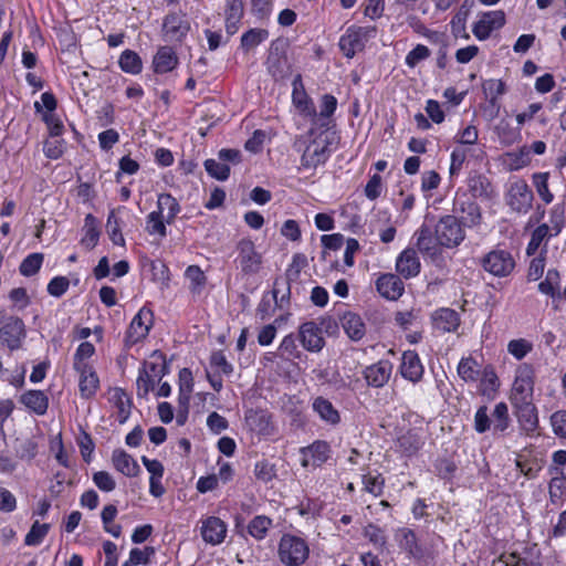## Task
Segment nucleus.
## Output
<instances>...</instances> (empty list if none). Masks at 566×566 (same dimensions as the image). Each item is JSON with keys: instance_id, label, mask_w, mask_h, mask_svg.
Returning a JSON list of instances; mask_svg holds the SVG:
<instances>
[{"instance_id": "1", "label": "nucleus", "mask_w": 566, "mask_h": 566, "mask_svg": "<svg viewBox=\"0 0 566 566\" xmlns=\"http://www.w3.org/2000/svg\"><path fill=\"white\" fill-rule=\"evenodd\" d=\"M329 145L328 134L314 127L307 134L298 137L295 147L302 151L301 166L305 169H314L325 164L331 155Z\"/></svg>"}, {"instance_id": "2", "label": "nucleus", "mask_w": 566, "mask_h": 566, "mask_svg": "<svg viewBox=\"0 0 566 566\" xmlns=\"http://www.w3.org/2000/svg\"><path fill=\"white\" fill-rule=\"evenodd\" d=\"M233 265L241 279H249L261 272L263 255L251 238H242L235 243Z\"/></svg>"}, {"instance_id": "3", "label": "nucleus", "mask_w": 566, "mask_h": 566, "mask_svg": "<svg viewBox=\"0 0 566 566\" xmlns=\"http://www.w3.org/2000/svg\"><path fill=\"white\" fill-rule=\"evenodd\" d=\"M310 556L307 542L296 535L283 534L277 545L279 560L285 566H302Z\"/></svg>"}, {"instance_id": "4", "label": "nucleus", "mask_w": 566, "mask_h": 566, "mask_svg": "<svg viewBox=\"0 0 566 566\" xmlns=\"http://www.w3.org/2000/svg\"><path fill=\"white\" fill-rule=\"evenodd\" d=\"M480 265L490 275L501 279L513 273L516 262L511 251L497 245L481 258Z\"/></svg>"}, {"instance_id": "5", "label": "nucleus", "mask_w": 566, "mask_h": 566, "mask_svg": "<svg viewBox=\"0 0 566 566\" xmlns=\"http://www.w3.org/2000/svg\"><path fill=\"white\" fill-rule=\"evenodd\" d=\"M27 337L23 321L18 316L7 315L0 310V344L9 350H18Z\"/></svg>"}, {"instance_id": "6", "label": "nucleus", "mask_w": 566, "mask_h": 566, "mask_svg": "<svg viewBox=\"0 0 566 566\" xmlns=\"http://www.w3.org/2000/svg\"><path fill=\"white\" fill-rule=\"evenodd\" d=\"M436 240L440 247L453 249L465 239V231L457 217L447 214L434 226Z\"/></svg>"}, {"instance_id": "7", "label": "nucleus", "mask_w": 566, "mask_h": 566, "mask_svg": "<svg viewBox=\"0 0 566 566\" xmlns=\"http://www.w3.org/2000/svg\"><path fill=\"white\" fill-rule=\"evenodd\" d=\"M535 385V369L531 364H520L514 374L511 402L532 401Z\"/></svg>"}, {"instance_id": "8", "label": "nucleus", "mask_w": 566, "mask_h": 566, "mask_svg": "<svg viewBox=\"0 0 566 566\" xmlns=\"http://www.w3.org/2000/svg\"><path fill=\"white\" fill-rule=\"evenodd\" d=\"M375 27L352 25L339 39V49L343 54L352 59L357 52L365 49L367 42L376 35Z\"/></svg>"}, {"instance_id": "9", "label": "nucleus", "mask_w": 566, "mask_h": 566, "mask_svg": "<svg viewBox=\"0 0 566 566\" xmlns=\"http://www.w3.org/2000/svg\"><path fill=\"white\" fill-rule=\"evenodd\" d=\"M154 324V313L148 306H143L133 317L126 332L125 342L128 346L144 340Z\"/></svg>"}, {"instance_id": "10", "label": "nucleus", "mask_w": 566, "mask_h": 566, "mask_svg": "<svg viewBox=\"0 0 566 566\" xmlns=\"http://www.w3.org/2000/svg\"><path fill=\"white\" fill-rule=\"evenodd\" d=\"M292 103L300 116L316 125L317 112L312 98L307 95L302 76L298 74L292 81Z\"/></svg>"}, {"instance_id": "11", "label": "nucleus", "mask_w": 566, "mask_h": 566, "mask_svg": "<svg viewBox=\"0 0 566 566\" xmlns=\"http://www.w3.org/2000/svg\"><path fill=\"white\" fill-rule=\"evenodd\" d=\"M505 21V13L502 10L482 12L472 25V33L479 41H485L494 31L500 30Z\"/></svg>"}, {"instance_id": "12", "label": "nucleus", "mask_w": 566, "mask_h": 566, "mask_svg": "<svg viewBox=\"0 0 566 566\" xmlns=\"http://www.w3.org/2000/svg\"><path fill=\"white\" fill-rule=\"evenodd\" d=\"M533 193L524 180L511 184L507 192V205L516 212L526 213L533 203Z\"/></svg>"}, {"instance_id": "13", "label": "nucleus", "mask_w": 566, "mask_h": 566, "mask_svg": "<svg viewBox=\"0 0 566 566\" xmlns=\"http://www.w3.org/2000/svg\"><path fill=\"white\" fill-rule=\"evenodd\" d=\"M512 405L521 430L526 434H533L538 428V416L533 400L513 402Z\"/></svg>"}, {"instance_id": "14", "label": "nucleus", "mask_w": 566, "mask_h": 566, "mask_svg": "<svg viewBox=\"0 0 566 566\" xmlns=\"http://www.w3.org/2000/svg\"><path fill=\"white\" fill-rule=\"evenodd\" d=\"M298 338L307 352L318 353L325 346L322 329L315 322L302 324L298 328Z\"/></svg>"}, {"instance_id": "15", "label": "nucleus", "mask_w": 566, "mask_h": 566, "mask_svg": "<svg viewBox=\"0 0 566 566\" xmlns=\"http://www.w3.org/2000/svg\"><path fill=\"white\" fill-rule=\"evenodd\" d=\"M329 446L325 441H315L311 446L301 449V464L302 467L317 468L327 461L329 458Z\"/></svg>"}, {"instance_id": "16", "label": "nucleus", "mask_w": 566, "mask_h": 566, "mask_svg": "<svg viewBox=\"0 0 566 566\" xmlns=\"http://www.w3.org/2000/svg\"><path fill=\"white\" fill-rule=\"evenodd\" d=\"M460 323L459 313L449 307L438 308L431 314L432 327L440 333H454Z\"/></svg>"}, {"instance_id": "17", "label": "nucleus", "mask_w": 566, "mask_h": 566, "mask_svg": "<svg viewBox=\"0 0 566 566\" xmlns=\"http://www.w3.org/2000/svg\"><path fill=\"white\" fill-rule=\"evenodd\" d=\"M399 370L405 379L413 384L419 382L424 373L421 359L415 350L403 352Z\"/></svg>"}, {"instance_id": "18", "label": "nucleus", "mask_w": 566, "mask_h": 566, "mask_svg": "<svg viewBox=\"0 0 566 566\" xmlns=\"http://www.w3.org/2000/svg\"><path fill=\"white\" fill-rule=\"evenodd\" d=\"M376 290L377 292L386 300L396 301L398 300L405 291L403 282L399 276L392 273L381 274L376 280Z\"/></svg>"}, {"instance_id": "19", "label": "nucleus", "mask_w": 566, "mask_h": 566, "mask_svg": "<svg viewBox=\"0 0 566 566\" xmlns=\"http://www.w3.org/2000/svg\"><path fill=\"white\" fill-rule=\"evenodd\" d=\"M190 29L189 22L184 15L168 14L163 23V31L167 41H181Z\"/></svg>"}, {"instance_id": "20", "label": "nucleus", "mask_w": 566, "mask_h": 566, "mask_svg": "<svg viewBox=\"0 0 566 566\" xmlns=\"http://www.w3.org/2000/svg\"><path fill=\"white\" fill-rule=\"evenodd\" d=\"M392 373V364L389 360H379L365 368L364 377L368 386L380 388L390 379Z\"/></svg>"}, {"instance_id": "21", "label": "nucleus", "mask_w": 566, "mask_h": 566, "mask_svg": "<svg viewBox=\"0 0 566 566\" xmlns=\"http://www.w3.org/2000/svg\"><path fill=\"white\" fill-rule=\"evenodd\" d=\"M107 400L116 409V420L123 424L130 415L132 400L129 396L119 387H114L107 391Z\"/></svg>"}, {"instance_id": "22", "label": "nucleus", "mask_w": 566, "mask_h": 566, "mask_svg": "<svg viewBox=\"0 0 566 566\" xmlns=\"http://www.w3.org/2000/svg\"><path fill=\"white\" fill-rule=\"evenodd\" d=\"M420 269V260L417 252L411 248L405 249L396 260V271L405 279L417 276Z\"/></svg>"}, {"instance_id": "23", "label": "nucleus", "mask_w": 566, "mask_h": 566, "mask_svg": "<svg viewBox=\"0 0 566 566\" xmlns=\"http://www.w3.org/2000/svg\"><path fill=\"white\" fill-rule=\"evenodd\" d=\"M78 374V390L84 399L93 398L99 388V378L93 366L74 368Z\"/></svg>"}, {"instance_id": "24", "label": "nucleus", "mask_w": 566, "mask_h": 566, "mask_svg": "<svg viewBox=\"0 0 566 566\" xmlns=\"http://www.w3.org/2000/svg\"><path fill=\"white\" fill-rule=\"evenodd\" d=\"M227 535V525L219 517L210 516L202 521L201 536L211 545L221 544Z\"/></svg>"}, {"instance_id": "25", "label": "nucleus", "mask_w": 566, "mask_h": 566, "mask_svg": "<svg viewBox=\"0 0 566 566\" xmlns=\"http://www.w3.org/2000/svg\"><path fill=\"white\" fill-rule=\"evenodd\" d=\"M245 424L258 436H271L274 431L271 416L263 410H249L245 413Z\"/></svg>"}, {"instance_id": "26", "label": "nucleus", "mask_w": 566, "mask_h": 566, "mask_svg": "<svg viewBox=\"0 0 566 566\" xmlns=\"http://www.w3.org/2000/svg\"><path fill=\"white\" fill-rule=\"evenodd\" d=\"M395 539L399 547L405 551L409 557L420 559L423 557V549L419 545L415 532L407 527H401L396 531Z\"/></svg>"}, {"instance_id": "27", "label": "nucleus", "mask_w": 566, "mask_h": 566, "mask_svg": "<svg viewBox=\"0 0 566 566\" xmlns=\"http://www.w3.org/2000/svg\"><path fill=\"white\" fill-rule=\"evenodd\" d=\"M339 322L345 334L352 340L358 342L365 336L366 326L359 314L347 311L342 314Z\"/></svg>"}, {"instance_id": "28", "label": "nucleus", "mask_w": 566, "mask_h": 566, "mask_svg": "<svg viewBox=\"0 0 566 566\" xmlns=\"http://www.w3.org/2000/svg\"><path fill=\"white\" fill-rule=\"evenodd\" d=\"M314 412L327 424L336 426L340 422V415L334 405L324 397H316L312 403Z\"/></svg>"}, {"instance_id": "29", "label": "nucleus", "mask_w": 566, "mask_h": 566, "mask_svg": "<svg viewBox=\"0 0 566 566\" xmlns=\"http://www.w3.org/2000/svg\"><path fill=\"white\" fill-rule=\"evenodd\" d=\"M243 11L244 0H227L226 30L228 34L233 35L237 33L243 18Z\"/></svg>"}, {"instance_id": "30", "label": "nucleus", "mask_w": 566, "mask_h": 566, "mask_svg": "<svg viewBox=\"0 0 566 566\" xmlns=\"http://www.w3.org/2000/svg\"><path fill=\"white\" fill-rule=\"evenodd\" d=\"M178 65V56L169 46H161L154 56V71L164 74L172 71Z\"/></svg>"}, {"instance_id": "31", "label": "nucleus", "mask_w": 566, "mask_h": 566, "mask_svg": "<svg viewBox=\"0 0 566 566\" xmlns=\"http://www.w3.org/2000/svg\"><path fill=\"white\" fill-rule=\"evenodd\" d=\"M112 463L118 472L126 476H135L139 472L137 461L122 449L113 451Z\"/></svg>"}, {"instance_id": "32", "label": "nucleus", "mask_w": 566, "mask_h": 566, "mask_svg": "<svg viewBox=\"0 0 566 566\" xmlns=\"http://www.w3.org/2000/svg\"><path fill=\"white\" fill-rule=\"evenodd\" d=\"M124 207H119L109 211L107 221H106V231L111 239V241L116 244L124 247L125 239L122 233L123 220L119 213L124 210Z\"/></svg>"}, {"instance_id": "33", "label": "nucleus", "mask_w": 566, "mask_h": 566, "mask_svg": "<svg viewBox=\"0 0 566 566\" xmlns=\"http://www.w3.org/2000/svg\"><path fill=\"white\" fill-rule=\"evenodd\" d=\"M20 401L40 416L44 415L49 407V398L42 390H28L21 396Z\"/></svg>"}, {"instance_id": "34", "label": "nucleus", "mask_w": 566, "mask_h": 566, "mask_svg": "<svg viewBox=\"0 0 566 566\" xmlns=\"http://www.w3.org/2000/svg\"><path fill=\"white\" fill-rule=\"evenodd\" d=\"M154 211L164 217L166 222L170 224L180 212V206L170 193H160L157 199V210Z\"/></svg>"}, {"instance_id": "35", "label": "nucleus", "mask_w": 566, "mask_h": 566, "mask_svg": "<svg viewBox=\"0 0 566 566\" xmlns=\"http://www.w3.org/2000/svg\"><path fill=\"white\" fill-rule=\"evenodd\" d=\"M139 370L160 380L167 373L164 354L159 350H154Z\"/></svg>"}, {"instance_id": "36", "label": "nucleus", "mask_w": 566, "mask_h": 566, "mask_svg": "<svg viewBox=\"0 0 566 566\" xmlns=\"http://www.w3.org/2000/svg\"><path fill=\"white\" fill-rule=\"evenodd\" d=\"M185 279L192 295H200L207 285V276L198 265H189L185 271Z\"/></svg>"}, {"instance_id": "37", "label": "nucleus", "mask_w": 566, "mask_h": 566, "mask_svg": "<svg viewBox=\"0 0 566 566\" xmlns=\"http://www.w3.org/2000/svg\"><path fill=\"white\" fill-rule=\"evenodd\" d=\"M142 461L146 468V470L150 474V492L153 495H159L161 492V479L164 475V465L160 461L156 459H148L147 457H143Z\"/></svg>"}, {"instance_id": "38", "label": "nucleus", "mask_w": 566, "mask_h": 566, "mask_svg": "<svg viewBox=\"0 0 566 566\" xmlns=\"http://www.w3.org/2000/svg\"><path fill=\"white\" fill-rule=\"evenodd\" d=\"M552 231L553 230L548 228L547 223H542L536 227L531 234L530 242L526 247V253L528 255H534L543 243H547L551 238L558 235L553 234Z\"/></svg>"}, {"instance_id": "39", "label": "nucleus", "mask_w": 566, "mask_h": 566, "mask_svg": "<svg viewBox=\"0 0 566 566\" xmlns=\"http://www.w3.org/2000/svg\"><path fill=\"white\" fill-rule=\"evenodd\" d=\"M99 239V228L96 218L93 214H87L84 220L83 237L81 244L88 250L95 248Z\"/></svg>"}, {"instance_id": "40", "label": "nucleus", "mask_w": 566, "mask_h": 566, "mask_svg": "<svg viewBox=\"0 0 566 566\" xmlns=\"http://www.w3.org/2000/svg\"><path fill=\"white\" fill-rule=\"evenodd\" d=\"M397 444L401 452L407 455H411L423 446V439L419 431L409 430L398 437Z\"/></svg>"}, {"instance_id": "41", "label": "nucleus", "mask_w": 566, "mask_h": 566, "mask_svg": "<svg viewBox=\"0 0 566 566\" xmlns=\"http://www.w3.org/2000/svg\"><path fill=\"white\" fill-rule=\"evenodd\" d=\"M491 421L494 434L503 433L507 430L510 427V415H509V408L505 402H499L494 406V409L491 413Z\"/></svg>"}, {"instance_id": "42", "label": "nucleus", "mask_w": 566, "mask_h": 566, "mask_svg": "<svg viewBox=\"0 0 566 566\" xmlns=\"http://www.w3.org/2000/svg\"><path fill=\"white\" fill-rule=\"evenodd\" d=\"M559 287H560L559 272L555 269H549L546 273L545 280L538 284L539 292L545 295L551 296L554 300H560L562 294H560Z\"/></svg>"}, {"instance_id": "43", "label": "nucleus", "mask_w": 566, "mask_h": 566, "mask_svg": "<svg viewBox=\"0 0 566 566\" xmlns=\"http://www.w3.org/2000/svg\"><path fill=\"white\" fill-rule=\"evenodd\" d=\"M120 70L127 74L137 75L143 71V61L133 50H124L118 59Z\"/></svg>"}, {"instance_id": "44", "label": "nucleus", "mask_w": 566, "mask_h": 566, "mask_svg": "<svg viewBox=\"0 0 566 566\" xmlns=\"http://www.w3.org/2000/svg\"><path fill=\"white\" fill-rule=\"evenodd\" d=\"M416 245L422 253L433 254L437 250L438 242L436 235H432V231L426 224L421 226L415 233Z\"/></svg>"}, {"instance_id": "45", "label": "nucleus", "mask_w": 566, "mask_h": 566, "mask_svg": "<svg viewBox=\"0 0 566 566\" xmlns=\"http://www.w3.org/2000/svg\"><path fill=\"white\" fill-rule=\"evenodd\" d=\"M272 525L273 522L270 517L265 515H256L249 522L247 531L254 539L262 541L268 536Z\"/></svg>"}, {"instance_id": "46", "label": "nucleus", "mask_w": 566, "mask_h": 566, "mask_svg": "<svg viewBox=\"0 0 566 566\" xmlns=\"http://www.w3.org/2000/svg\"><path fill=\"white\" fill-rule=\"evenodd\" d=\"M458 375L465 382H476L482 368L472 357H463L458 364Z\"/></svg>"}, {"instance_id": "47", "label": "nucleus", "mask_w": 566, "mask_h": 566, "mask_svg": "<svg viewBox=\"0 0 566 566\" xmlns=\"http://www.w3.org/2000/svg\"><path fill=\"white\" fill-rule=\"evenodd\" d=\"M179 405L187 407L193 390V376L190 369L182 368L178 375Z\"/></svg>"}, {"instance_id": "48", "label": "nucleus", "mask_w": 566, "mask_h": 566, "mask_svg": "<svg viewBox=\"0 0 566 566\" xmlns=\"http://www.w3.org/2000/svg\"><path fill=\"white\" fill-rule=\"evenodd\" d=\"M279 356L285 360H295L303 357V353L298 349L296 337L293 334L285 335L279 347Z\"/></svg>"}, {"instance_id": "49", "label": "nucleus", "mask_w": 566, "mask_h": 566, "mask_svg": "<svg viewBox=\"0 0 566 566\" xmlns=\"http://www.w3.org/2000/svg\"><path fill=\"white\" fill-rule=\"evenodd\" d=\"M478 381H480V391L483 395H490L496 391L500 385L499 377L494 368L490 365L482 368Z\"/></svg>"}, {"instance_id": "50", "label": "nucleus", "mask_w": 566, "mask_h": 566, "mask_svg": "<svg viewBox=\"0 0 566 566\" xmlns=\"http://www.w3.org/2000/svg\"><path fill=\"white\" fill-rule=\"evenodd\" d=\"M495 134L503 145H513L521 139L520 128L511 127L510 123L505 119H501L494 127Z\"/></svg>"}, {"instance_id": "51", "label": "nucleus", "mask_w": 566, "mask_h": 566, "mask_svg": "<svg viewBox=\"0 0 566 566\" xmlns=\"http://www.w3.org/2000/svg\"><path fill=\"white\" fill-rule=\"evenodd\" d=\"M269 38V32L265 29H250L241 36V48L249 52L263 43Z\"/></svg>"}, {"instance_id": "52", "label": "nucleus", "mask_w": 566, "mask_h": 566, "mask_svg": "<svg viewBox=\"0 0 566 566\" xmlns=\"http://www.w3.org/2000/svg\"><path fill=\"white\" fill-rule=\"evenodd\" d=\"M337 108V99L331 94H324L321 98L319 113L317 114L316 125L325 126L328 119Z\"/></svg>"}, {"instance_id": "53", "label": "nucleus", "mask_w": 566, "mask_h": 566, "mask_svg": "<svg viewBox=\"0 0 566 566\" xmlns=\"http://www.w3.org/2000/svg\"><path fill=\"white\" fill-rule=\"evenodd\" d=\"M168 224L164 217L159 216L155 211H151L146 218V231L149 235H157L159 239H163L167 235Z\"/></svg>"}, {"instance_id": "54", "label": "nucleus", "mask_w": 566, "mask_h": 566, "mask_svg": "<svg viewBox=\"0 0 566 566\" xmlns=\"http://www.w3.org/2000/svg\"><path fill=\"white\" fill-rule=\"evenodd\" d=\"M453 139L458 146L469 148L478 143L479 130L476 126L468 125L459 129Z\"/></svg>"}, {"instance_id": "55", "label": "nucleus", "mask_w": 566, "mask_h": 566, "mask_svg": "<svg viewBox=\"0 0 566 566\" xmlns=\"http://www.w3.org/2000/svg\"><path fill=\"white\" fill-rule=\"evenodd\" d=\"M548 172H536L533 175V184L537 195L545 205H549L554 200V195L548 188Z\"/></svg>"}, {"instance_id": "56", "label": "nucleus", "mask_w": 566, "mask_h": 566, "mask_svg": "<svg viewBox=\"0 0 566 566\" xmlns=\"http://www.w3.org/2000/svg\"><path fill=\"white\" fill-rule=\"evenodd\" d=\"M50 527L48 523L40 524L39 521H35L24 537V544L27 546H39L48 535Z\"/></svg>"}, {"instance_id": "57", "label": "nucleus", "mask_w": 566, "mask_h": 566, "mask_svg": "<svg viewBox=\"0 0 566 566\" xmlns=\"http://www.w3.org/2000/svg\"><path fill=\"white\" fill-rule=\"evenodd\" d=\"M468 15L469 9H459V11L453 15L450 27L451 32L455 38H463L465 40L470 39L465 28Z\"/></svg>"}, {"instance_id": "58", "label": "nucleus", "mask_w": 566, "mask_h": 566, "mask_svg": "<svg viewBox=\"0 0 566 566\" xmlns=\"http://www.w3.org/2000/svg\"><path fill=\"white\" fill-rule=\"evenodd\" d=\"M482 90L491 104H495L499 97L505 93V84L501 80L490 78L482 83Z\"/></svg>"}, {"instance_id": "59", "label": "nucleus", "mask_w": 566, "mask_h": 566, "mask_svg": "<svg viewBox=\"0 0 566 566\" xmlns=\"http://www.w3.org/2000/svg\"><path fill=\"white\" fill-rule=\"evenodd\" d=\"M95 354V347L90 342H83L74 354L73 368L91 367L88 359Z\"/></svg>"}, {"instance_id": "60", "label": "nucleus", "mask_w": 566, "mask_h": 566, "mask_svg": "<svg viewBox=\"0 0 566 566\" xmlns=\"http://www.w3.org/2000/svg\"><path fill=\"white\" fill-rule=\"evenodd\" d=\"M533 350V343L525 338L512 339L507 343V353L522 360Z\"/></svg>"}, {"instance_id": "61", "label": "nucleus", "mask_w": 566, "mask_h": 566, "mask_svg": "<svg viewBox=\"0 0 566 566\" xmlns=\"http://www.w3.org/2000/svg\"><path fill=\"white\" fill-rule=\"evenodd\" d=\"M44 255L42 253H31L20 264V273L23 276H32L39 272L42 266Z\"/></svg>"}, {"instance_id": "62", "label": "nucleus", "mask_w": 566, "mask_h": 566, "mask_svg": "<svg viewBox=\"0 0 566 566\" xmlns=\"http://www.w3.org/2000/svg\"><path fill=\"white\" fill-rule=\"evenodd\" d=\"M470 155V148L457 146L450 155V176H457L462 169V166Z\"/></svg>"}, {"instance_id": "63", "label": "nucleus", "mask_w": 566, "mask_h": 566, "mask_svg": "<svg viewBox=\"0 0 566 566\" xmlns=\"http://www.w3.org/2000/svg\"><path fill=\"white\" fill-rule=\"evenodd\" d=\"M270 133L263 129H256L245 142L244 148L252 154H259L262 151L264 144L270 142Z\"/></svg>"}, {"instance_id": "64", "label": "nucleus", "mask_w": 566, "mask_h": 566, "mask_svg": "<svg viewBox=\"0 0 566 566\" xmlns=\"http://www.w3.org/2000/svg\"><path fill=\"white\" fill-rule=\"evenodd\" d=\"M363 534L376 548L384 549L387 543V537L380 527L374 524H368L364 528Z\"/></svg>"}]
</instances>
